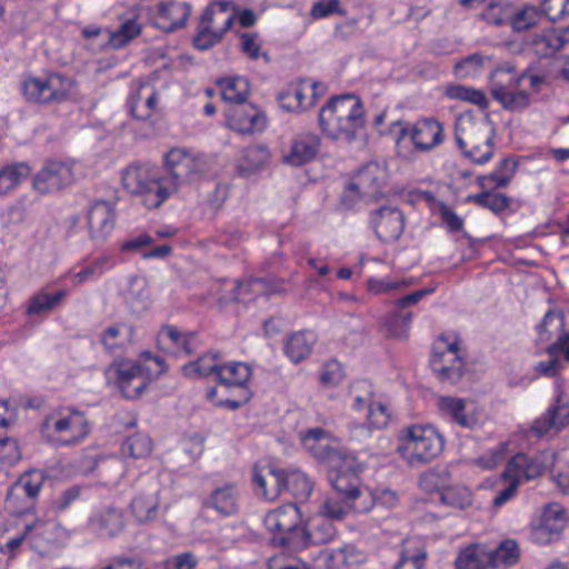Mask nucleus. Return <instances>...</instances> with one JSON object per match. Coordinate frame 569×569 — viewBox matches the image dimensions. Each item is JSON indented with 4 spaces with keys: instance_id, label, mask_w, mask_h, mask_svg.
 <instances>
[{
    "instance_id": "nucleus-25",
    "label": "nucleus",
    "mask_w": 569,
    "mask_h": 569,
    "mask_svg": "<svg viewBox=\"0 0 569 569\" xmlns=\"http://www.w3.org/2000/svg\"><path fill=\"white\" fill-rule=\"evenodd\" d=\"M88 226L91 239L97 242H103L114 226V213L111 204L107 201H96L88 213Z\"/></svg>"
},
{
    "instance_id": "nucleus-13",
    "label": "nucleus",
    "mask_w": 569,
    "mask_h": 569,
    "mask_svg": "<svg viewBox=\"0 0 569 569\" xmlns=\"http://www.w3.org/2000/svg\"><path fill=\"white\" fill-rule=\"evenodd\" d=\"M73 170L70 163L57 159H48L32 179V188L40 194L57 192L73 182Z\"/></svg>"
},
{
    "instance_id": "nucleus-3",
    "label": "nucleus",
    "mask_w": 569,
    "mask_h": 569,
    "mask_svg": "<svg viewBox=\"0 0 569 569\" xmlns=\"http://www.w3.org/2000/svg\"><path fill=\"white\" fill-rule=\"evenodd\" d=\"M495 128L488 117L478 120L460 119L456 122L455 141L463 156L478 164L493 156Z\"/></svg>"
},
{
    "instance_id": "nucleus-51",
    "label": "nucleus",
    "mask_w": 569,
    "mask_h": 569,
    "mask_svg": "<svg viewBox=\"0 0 569 569\" xmlns=\"http://www.w3.org/2000/svg\"><path fill=\"white\" fill-rule=\"evenodd\" d=\"M149 292L144 278L132 276L126 291V301L136 310H144L148 307Z\"/></svg>"
},
{
    "instance_id": "nucleus-43",
    "label": "nucleus",
    "mask_w": 569,
    "mask_h": 569,
    "mask_svg": "<svg viewBox=\"0 0 569 569\" xmlns=\"http://www.w3.org/2000/svg\"><path fill=\"white\" fill-rule=\"evenodd\" d=\"M31 168L27 162H14L0 168V197L7 196L29 177Z\"/></svg>"
},
{
    "instance_id": "nucleus-37",
    "label": "nucleus",
    "mask_w": 569,
    "mask_h": 569,
    "mask_svg": "<svg viewBox=\"0 0 569 569\" xmlns=\"http://www.w3.org/2000/svg\"><path fill=\"white\" fill-rule=\"evenodd\" d=\"M350 510L368 512L371 505H362L339 496L327 498L320 506V513L331 520H342Z\"/></svg>"
},
{
    "instance_id": "nucleus-58",
    "label": "nucleus",
    "mask_w": 569,
    "mask_h": 569,
    "mask_svg": "<svg viewBox=\"0 0 569 569\" xmlns=\"http://www.w3.org/2000/svg\"><path fill=\"white\" fill-rule=\"evenodd\" d=\"M67 295V290H59L53 295L40 291L30 299L27 312L29 315H38L44 311H49L59 305Z\"/></svg>"
},
{
    "instance_id": "nucleus-7",
    "label": "nucleus",
    "mask_w": 569,
    "mask_h": 569,
    "mask_svg": "<svg viewBox=\"0 0 569 569\" xmlns=\"http://www.w3.org/2000/svg\"><path fill=\"white\" fill-rule=\"evenodd\" d=\"M164 163L167 181L174 184V192L180 184L196 179L209 169L208 160L203 154L191 153L182 148L171 149L164 156Z\"/></svg>"
},
{
    "instance_id": "nucleus-12",
    "label": "nucleus",
    "mask_w": 569,
    "mask_h": 569,
    "mask_svg": "<svg viewBox=\"0 0 569 569\" xmlns=\"http://www.w3.org/2000/svg\"><path fill=\"white\" fill-rule=\"evenodd\" d=\"M435 291V288H427L413 291L395 301V309L390 311L383 322L389 337L406 339L412 322V312L407 308L417 305L423 297Z\"/></svg>"
},
{
    "instance_id": "nucleus-47",
    "label": "nucleus",
    "mask_w": 569,
    "mask_h": 569,
    "mask_svg": "<svg viewBox=\"0 0 569 569\" xmlns=\"http://www.w3.org/2000/svg\"><path fill=\"white\" fill-rule=\"evenodd\" d=\"M313 490L311 479L300 470H284V491H288L295 499L306 501Z\"/></svg>"
},
{
    "instance_id": "nucleus-59",
    "label": "nucleus",
    "mask_w": 569,
    "mask_h": 569,
    "mask_svg": "<svg viewBox=\"0 0 569 569\" xmlns=\"http://www.w3.org/2000/svg\"><path fill=\"white\" fill-rule=\"evenodd\" d=\"M469 201H472L479 207L489 209L496 214L505 211L510 204V198L506 194L490 191L472 194L469 197Z\"/></svg>"
},
{
    "instance_id": "nucleus-22",
    "label": "nucleus",
    "mask_w": 569,
    "mask_h": 569,
    "mask_svg": "<svg viewBox=\"0 0 569 569\" xmlns=\"http://www.w3.org/2000/svg\"><path fill=\"white\" fill-rule=\"evenodd\" d=\"M30 546L41 550L49 545H59L69 538V532L60 523L52 520H29Z\"/></svg>"
},
{
    "instance_id": "nucleus-42",
    "label": "nucleus",
    "mask_w": 569,
    "mask_h": 569,
    "mask_svg": "<svg viewBox=\"0 0 569 569\" xmlns=\"http://www.w3.org/2000/svg\"><path fill=\"white\" fill-rule=\"evenodd\" d=\"M516 168L517 162L515 160L511 158H503L492 172L478 178L479 184L483 189L506 187L512 179Z\"/></svg>"
},
{
    "instance_id": "nucleus-50",
    "label": "nucleus",
    "mask_w": 569,
    "mask_h": 569,
    "mask_svg": "<svg viewBox=\"0 0 569 569\" xmlns=\"http://www.w3.org/2000/svg\"><path fill=\"white\" fill-rule=\"evenodd\" d=\"M153 448L151 438L142 432H136L129 436L122 443L121 450L123 455H128L134 459L148 457Z\"/></svg>"
},
{
    "instance_id": "nucleus-20",
    "label": "nucleus",
    "mask_w": 569,
    "mask_h": 569,
    "mask_svg": "<svg viewBox=\"0 0 569 569\" xmlns=\"http://www.w3.org/2000/svg\"><path fill=\"white\" fill-rule=\"evenodd\" d=\"M254 492L272 501L284 491V470L270 465L254 466L252 469Z\"/></svg>"
},
{
    "instance_id": "nucleus-18",
    "label": "nucleus",
    "mask_w": 569,
    "mask_h": 569,
    "mask_svg": "<svg viewBox=\"0 0 569 569\" xmlns=\"http://www.w3.org/2000/svg\"><path fill=\"white\" fill-rule=\"evenodd\" d=\"M569 425V399L559 392L553 405L531 426V431L537 437L555 435Z\"/></svg>"
},
{
    "instance_id": "nucleus-16",
    "label": "nucleus",
    "mask_w": 569,
    "mask_h": 569,
    "mask_svg": "<svg viewBox=\"0 0 569 569\" xmlns=\"http://www.w3.org/2000/svg\"><path fill=\"white\" fill-rule=\"evenodd\" d=\"M226 121L230 129L242 134L262 131L267 126L264 113L247 100L230 106L226 111Z\"/></svg>"
},
{
    "instance_id": "nucleus-9",
    "label": "nucleus",
    "mask_w": 569,
    "mask_h": 569,
    "mask_svg": "<svg viewBox=\"0 0 569 569\" xmlns=\"http://www.w3.org/2000/svg\"><path fill=\"white\" fill-rule=\"evenodd\" d=\"M385 178L379 163L368 162L351 178L342 193V203L351 208L361 198H376L381 193Z\"/></svg>"
},
{
    "instance_id": "nucleus-31",
    "label": "nucleus",
    "mask_w": 569,
    "mask_h": 569,
    "mask_svg": "<svg viewBox=\"0 0 569 569\" xmlns=\"http://www.w3.org/2000/svg\"><path fill=\"white\" fill-rule=\"evenodd\" d=\"M204 508H211L222 517H230L239 511V493L234 485L226 483L212 490L202 502Z\"/></svg>"
},
{
    "instance_id": "nucleus-57",
    "label": "nucleus",
    "mask_w": 569,
    "mask_h": 569,
    "mask_svg": "<svg viewBox=\"0 0 569 569\" xmlns=\"http://www.w3.org/2000/svg\"><path fill=\"white\" fill-rule=\"evenodd\" d=\"M511 13L512 6L509 0H491L481 12V17L488 23L503 24L509 23Z\"/></svg>"
},
{
    "instance_id": "nucleus-54",
    "label": "nucleus",
    "mask_w": 569,
    "mask_h": 569,
    "mask_svg": "<svg viewBox=\"0 0 569 569\" xmlns=\"http://www.w3.org/2000/svg\"><path fill=\"white\" fill-rule=\"evenodd\" d=\"M350 397L352 399L351 407L357 411L368 410L376 401L372 385L365 379L357 380L351 385Z\"/></svg>"
},
{
    "instance_id": "nucleus-36",
    "label": "nucleus",
    "mask_w": 569,
    "mask_h": 569,
    "mask_svg": "<svg viewBox=\"0 0 569 569\" xmlns=\"http://www.w3.org/2000/svg\"><path fill=\"white\" fill-rule=\"evenodd\" d=\"M131 512L140 523L154 520L158 516V489L152 488L138 492L131 501Z\"/></svg>"
},
{
    "instance_id": "nucleus-27",
    "label": "nucleus",
    "mask_w": 569,
    "mask_h": 569,
    "mask_svg": "<svg viewBox=\"0 0 569 569\" xmlns=\"http://www.w3.org/2000/svg\"><path fill=\"white\" fill-rule=\"evenodd\" d=\"M336 527L331 519L322 516L311 519L307 526L300 530L297 548H307L310 545H325L330 542L336 536Z\"/></svg>"
},
{
    "instance_id": "nucleus-48",
    "label": "nucleus",
    "mask_w": 569,
    "mask_h": 569,
    "mask_svg": "<svg viewBox=\"0 0 569 569\" xmlns=\"http://www.w3.org/2000/svg\"><path fill=\"white\" fill-rule=\"evenodd\" d=\"M490 558L488 550L480 545H471L460 551L456 559V569H487Z\"/></svg>"
},
{
    "instance_id": "nucleus-2",
    "label": "nucleus",
    "mask_w": 569,
    "mask_h": 569,
    "mask_svg": "<svg viewBox=\"0 0 569 569\" xmlns=\"http://www.w3.org/2000/svg\"><path fill=\"white\" fill-rule=\"evenodd\" d=\"M122 183L131 194L139 197L148 209L159 208L174 193V184L168 183L164 171L149 163H133L127 167L122 173Z\"/></svg>"
},
{
    "instance_id": "nucleus-1",
    "label": "nucleus",
    "mask_w": 569,
    "mask_h": 569,
    "mask_svg": "<svg viewBox=\"0 0 569 569\" xmlns=\"http://www.w3.org/2000/svg\"><path fill=\"white\" fill-rule=\"evenodd\" d=\"M318 121L328 138L350 143L365 126L362 102L350 93L332 97L320 109Z\"/></svg>"
},
{
    "instance_id": "nucleus-61",
    "label": "nucleus",
    "mask_w": 569,
    "mask_h": 569,
    "mask_svg": "<svg viewBox=\"0 0 569 569\" xmlns=\"http://www.w3.org/2000/svg\"><path fill=\"white\" fill-rule=\"evenodd\" d=\"M558 515L559 513L556 512L553 522H551L549 512L543 516L539 527H537L533 532L537 540L550 542L560 535L563 525L562 521L558 519Z\"/></svg>"
},
{
    "instance_id": "nucleus-49",
    "label": "nucleus",
    "mask_w": 569,
    "mask_h": 569,
    "mask_svg": "<svg viewBox=\"0 0 569 569\" xmlns=\"http://www.w3.org/2000/svg\"><path fill=\"white\" fill-rule=\"evenodd\" d=\"M439 500L448 507L465 510L472 505V493L465 486H452L439 491Z\"/></svg>"
},
{
    "instance_id": "nucleus-44",
    "label": "nucleus",
    "mask_w": 569,
    "mask_h": 569,
    "mask_svg": "<svg viewBox=\"0 0 569 569\" xmlns=\"http://www.w3.org/2000/svg\"><path fill=\"white\" fill-rule=\"evenodd\" d=\"M543 19V12L537 6L525 4L519 8L512 7L509 24L516 32L529 30Z\"/></svg>"
},
{
    "instance_id": "nucleus-39",
    "label": "nucleus",
    "mask_w": 569,
    "mask_h": 569,
    "mask_svg": "<svg viewBox=\"0 0 569 569\" xmlns=\"http://www.w3.org/2000/svg\"><path fill=\"white\" fill-rule=\"evenodd\" d=\"M218 352H206L197 360L190 361L182 367V373L189 379H199L216 375L218 377L220 363Z\"/></svg>"
},
{
    "instance_id": "nucleus-41",
    "label": "nucleus",
    "mask_w": 569,
    "mask_h": 569,
    "mask_svg": "<svg viewBox=\"0 0 569 569\" xmlns=\"http://www.w3.org/2000/svg\"><path fill=\"white\" fill-rule=\"evenodd\" d=\"M217 84L220 88L222 100L230 106L244 102L249 96V81L243 77L219 79Z\"/></svg>"
},
{
    "instance_id": "nucleus-40",
    "label": "nucleus",
    "mask_w": 569,
    "mask_h": 569,
    "mask_svg": "<svg viewBox=\"0 0 569 569\" xmlns=\"http://www.w3.org/2000/svg\"><path fill=\"white\" fill-rule=\"evenodd\" d=\"M269 160V150L264 146H249L242 151L237 169L240 176L249 177L261 169Z\"/></svg>"
},
{
    "instance_id": "nucleus-64",
    "label": "nucleus",
    "mask_w": 569,
    "mask_h": 569,
    "mask_svg": "<svg viewBox=\"0 0 569 569\" xmlns=\"http://www.w3.org/2000/svg\"><path fill=\"white\" fill-rule=\"evenodd\" d=\"M197 566L198 558L190 551L170 556L161 562V569H194Z\"/></svg>"
},
{
    "instance_id": "nucleus-56",
    "label": "nucleus",
    "mask_w": 569,
    "mask_h": 569,
    "mask_svg": "<svg viewBox=\"0 0 569 569\" xmlns=\"http://www.w3.org/2000/svg\"><path fill=\"white\" fill-rule=\"evenodd\" d=\"M446 94L450 99L467 101L478 106L483 110L489 106V101L485 92L475 88H469L461 84L450 86L447 88Z\"/></svg>"
},
{
    "instance_id": "nucleus-60",
    "label": "nucleus",
    "mask_w": 569,
    "mask_h": 569,
    "mask_svg": "<svg viewBox=\"0 0 569 569\" xmlns=\"http://www.w3.org/2000/svg\"><path fill=\"white\" fill-rule=\"evenodd\" d=\"M486 58L480 53L470 54L453 66V73L459 79L473 78L482 72Z\"/></svg>"
},
{
    "instance_id": "nucleus-52",
    "label": "nucleus",
    "mask_w": 569,
    "mask_h": 569,
    "mask_svg": "<svg viewBox=\"0 0 569 569\" xmlns=\"http://www.w3.org/2000/svg\"><path fill=\"white\" fill-rule=\"evenodd\" d=\"M490 558L489 566L495 568L501 566H511L517 562L519 558L518 546L515 540H505L499 543L493 550L488 551Z\"/></svg>"
},
{
    "instance_id": "nucleus-19",
    "label": "nucleus",
    "mask_w": 569,
    "mask_h": 569,
    "mask_svg": "<svg viewBox=\"0 0 569 569\" xmlns=\"http://www.w3.org/2000/svg\"><path fill=\"white\" fill-rule=\"evenodd\" d=\"M370 223L382 242H392L403 232L405 216L398 208L386 206L371 213Z\"/></svg>"
},
{
    "instance_id": "nucleus-29",
    "label": "nucleus",
    "mask_w": 569,
    "mask_h": 569,
    "mask_svg": "<svg viewBox=\"0 0 569 569\" xmlns=\"http://www.w3.org/2000/svg\"><path fill=\"white\" fill-rule=\"evenodd\" d=\"M569 43V27L550 28L535 34L530 46L539 57H551Z\"/></svg>"
},
{
    "instance_id": "nucleus-53",
    "label": "nucleus",
    "mask_w": 569,
    "mask_h": 569,
    "mask_svg": "<svg viewBox=\"0 0 569 569\" xmlns=\"http://www.w3.org/2000/svg\"><path fill=\"white\" fill-rule=\"evenodd\" d=\"M141 33V26L136 19L123 21L114 31H109V44L120 49L131 42Z\"/></svg>"
},
{
    "instance_id": "nucleus-23",
    "label": "nucleus",
    "mask_w": 569,
    "mask_h": 569,
    "mask_svg": "<svg viewBox=\"0 0 569 569\" xmlns=\"http://www.w3.org/2000/svg\"><path fill=\"white\" fill-rule=\"evenodd\" d=\"M30 543L29 520L24 516H14L0 530V551L14 557L22 542Z\"/></svg>"
},
{
    "instance_id": "nucleus-11",
    "label": "nucleus",
    "mask_w": 569,
    "mask_h": 569,
    "mask_svg": "<svg viewBox=\"0 0 569 569\" xmlns=\"http://www.w3.org/2000/svg\"><path fill=\"white\" fill-rule=\"evenodd\" d=\"M252 375L251 368L246 362L231 361L220 365L217 381L227 389L236 388L239 391L238 399H227L218 405L236 410L249 401L251 393L248 389V381Z\"/></svg>"
},
{
    "instance_id": "nucleus-30",
    "label": "nucleus",
    "mask_w": 569,
    "mask_h": 569,
    "mask_svg": "<svg viewBox=\"0 0 569 569\" xmlns=\"http://www.w3.org/2000/svg\"><path fill=\"white\" fill-rule=\"evenodd\" d=\"M320 148V138L315 133H303L292 140L290 150L284 154L286 163L300 167L315 159Z\"/></svg>"
},
{
    "instance_id": "nucleus-6",
    "label": "nucleus",
    "mask_w": 569,
    "mask_h": 569,
    "mask_svg": "<svg viewBox=\"0 0 569 569\" xmlns=\"http://www.w3.org/2000/svg\"><path fill=\"white\" fill-rule=\"evenodd\" d=\"M430 367L438 380L450 385L460 381L465 370V359L460 355L458 338L452 340L441 336L433 345Z\"/></svg>"
},
{
    "instance_id": "nucleus-34",
    "label": "nucleus",
    "mask_w": 569,
    "mask_h": 569,
    "mask_svg": "<svg viewBox=\"0 0 569 569\" xmlns=\"http://www.w3.org/2000/svg\"><path fill=\"white\" fill-rule=\"evenodd\" d=\"M440 412L463 428H472L477 418L468 410V402L462 398L441 396L438 399Z\"/></svg>"
},
{
    "instance_id": "nucleus-10",
    "label": "nucleus",
    "mask_w": 569,
    "mask_h": 569,
    "mask_svg": "<svg viewBox=\"0 0 569 569\" xmlns=\"http://www.w3.org/2000/svg\"><path fill=\"white\" fill-rule=\"evenodd\" d=\"M263 523L269 531L281 533L282 545L297 548L302 527L301 512L296 503H286L269 511L263 518Z\"/></svg>"
},
{
    "instance_id": "nucleus-45",
    "label": "nucleus",
    "mask_w": 569,
    "mask_h": 569,
    "mask_svg": "<svg viewBox=\"0 0 569 569\" xmlns=\"http://www.w3.org/2000/svg\"><path fill=\"white\" fill-rule=\"evenodd\" d=\"M367 419L369 427L365 425H355L352 429V435L356 438L369 437L370 428L381 429L388 426L390 420V413L388 408L381 401H375L372 406L367 411Z\"/></svg>"
},
{
    "instance_id": "nucleus-35",
    "label": "nucleus",
    "mask_w": 569,
    "mask_h": 569,
    "mask_svg": "<svg viewBox=\"0 0 569 569\" xmlns=\"http://www.w3.org/2000/svg\"><path fill=\"white\" fill-rule=\"evenodd\" d=\"M158 94L149 84H140L128 100L130 113L139 120L149 119L156 111Z\"/></svg>"
},
{
    "instance_id": "nucleus-62",
    "label": "nucleus",
    "mask_w": 569,
    "mask_h": 569,
    "mask_svg": "<svg viewBox=\"0 0 569 569\" xmlns=\"http://www.w3.org/2000/svg\"><path fill=\"white\" fill-rule=\"evenodd\" d=\"M21 459L18 441L13 438H0V469L12 467Z\"/></svg>"
},
{
    "instance_id": "nucleus-26",
    "label": "nucleus",
    "mask_w": 569,
    "mask_h": 569,
    "mask_svg": "<svg viewBox=\"0 0 569 569\" xmlns=\"http://www.w3.org/2000/svg\"><path fill=\"white\" fill-rule=\"evenodd\" d=\"M156 26L166 32H172L186 26L191 7L183 1H161L157 4Z\"/></svg>"
},
{
    "instance_id": "nucleus-15",
    "label": "nucleus",
    "mask_w": 569,
    "mask_h": 569,
    "mask_svg": "<svg viewBox=\"0 0 569 569\" xmlns=\"http://www.w3.org/2000/svg\"><path fill=\"white\" fill-rule=\"evenodd\" d=\"M362 468L355 459L346 458L331 478L336 492L355 502H362L367 489L361 488L360 472Z\"/></svg>"
},
{
    "instance_id": "nucleus-24",
    "label": "nucleus",
    "mask_w": 569,
    "mask_h": 569,
    "mask_svg": "<svg viewBox=\"0 0 569 569\" xmlns=\"http://www.w3.org/2000/svg\"><path fill=\"white\" fill-rule=\"evenodd\" d=\"M233 17V13H229V16L222 19V27L213 29V24L216 23V21H213V10H204L201 14L198 31L193 39L194 47L200 50H208L217 44L226 31L232 26Z\"/></svg>"
},
{
    "instance_id": "nucleus-8",
    "label": "nucleus",
    "mask_w": 569,
    "mask_h": 569,
    "mask_svg": "<svg viewBox=\"0 0 569 569\" xmlns=\"http://www.w3.org/2000/svg\"><path fill=\"white\" fill-rule=\"evenodd\" d=\"M73 80L61 73H50L46 78H28L22 83L26 99L33 103L62 102L70 97Z\"/></svg>"
},
{
    "instance_id": "nucleus-63",
    "label": "nucleus",
    "mask_w": 569,
    "mask_h": 569,
    "mask_svg": "<svg viewBox=\"0 0 569 569\" xmlns=\"http://www.w3.org/2000/svg\"><path fill=\"white\" fill-rule=\"evenodd\" d=\"M398 500L399 498L397 492L390 489L376 490L375 492L367 490L362 505H371V508L375 505H380L386 508H395L398 505Z\"/></svg>"
},
{
    "instance_id": "nucleus-33",
    "label": "nucleus",
    "mask_w": 569,
    "mask_h": 569,
    "mask_svg": "<svg viewBox=\"0 0 569 569\" xmlns=\"http://www.w3.org/2000/svg\"><path fill=\"white\" fill-rule=\"evenodd\" d=\"M515 82L508 86L495 84L491 88L492 98L498 101L505 110L522 112L531 104V97L525 90H517Z\"/></svg>"
},
{
    "instance_id": "nucleus-28",
    "label": "nucleus",
    "mask_w": 569,
    "mask_h": 569,
    "mask_svg": "<svg viewBox=\"0 0 569 569\" xmlns=\"http://www.w3.org/2000/svg\"><path fill=\"white\" fill-rule=\"evenodd\" d=\"M157 341L163 349L182 352L186 356H190L198 348L196 332H183L171 325H164L161 327L157 336Z\"/></svg>"
},
{
    "instance_id": "nucleus-21",
    "label": "nucleus",
    "mask_w": 569,
    "mask_h": 569,
    "mask_svg": "<svg viewBox=\"0 0 569 569\" xmlns=\"http://www.w3.org/2000/svg\"><path fill=\"white\" fill-rule=\"evenodd\" d=\"M443 127L433 118H423L412 124L411 143L417 152H429L443 142Z\"/></svg>"
},
{
    "instance_id": "nucleus-4",
    "label": "nucleus",
    "mask_w": 569,
    "mask_h": 569,
    "mask_svg": "<svg viewBox=\"0 0 569 569\" xmlns=\"http://www.w3.org/2000/svg\"><path fill=\"white\" fill-rule=\"evenodd\" d=\"M40 431L51 443L74 446L89 435L90 426L83 412L63 408L48 415L41 423Z\"/></svg>"
},
{
    "instance_id": "nucleus-32",
    "label": "nucleus",
    "mask_w": 569,
    "mask_h": 569,
    "mask_svg": "<svg viewBox=\"0 0 569 569\" xmlns=\"http://www.w3.org/2000/svg\"><path fill=\"white\" fill-rule=\"evenodd\" d=\"M90 528L100 537L113 538L124 528V517L121 510L107 507L89 519Z\"/></svg>"
},
{
    "instance_id": "nucleus-46",
    "label": "nucleus",
    "mask_w": 569,
    "mask_h": 569,
    "mask_svg": "<svg viewBox=\"0 0 569 569\" xmlns=\"http://www.w3.org/2000/svg\"><path fill=\"white\" fill-rule=\"evenodd\" d=\"M113 260L109 256H101L83 263L80 271L71 274V282L78 287L82 283L100 278L104 271L113 267Z\"/></svg>"
},
{
    "instance_id": "nucleus-14",
    "label": "nucleus",
    "mask_w": 569,
    "mask_h": 569,
    "mask_svg": "<svg viewBox=\"0 0 569 569\" xmlns=\"http://www.w3.org/2000/svg\"><path fill=\"white\" fill-rule=\"evenodd\" d=\"M116 380L122 396L127 399L140 397L148 387L151 369L142 363L126 361L116 369Z\"/></svg>"
},
{
    "instance_id": "nucleus-17",
    "label": "nucleus",
    "mask_w": 569,
    "mask_h": 569,
    "mask_svg": "<svg viewBox=\"0 0 569 569\" xmlns=\"http://www.w3.org/2000/svg\"><path fill=\"white\" fill-rule=\"evenodd\" d=\"M319 82L308 83L305 80L288 84L278 94V101L281 109L288 112L300 113L315 106L317 101V89Z\"/></svg>"
},
{
    "instance_id": "nucleus-5",
    "label": "nucleus",
    "mask_w": 569,
    "mask_h": 569,
    "mask_svg": "<svg viewBox=\"0 0 569 569\" xmlns=\"http://www.w3.org/2000/svg\"><path fill=\"white\" fill-rule=\"evenodd\" d=\"M445 439L432 426L413 425L400 436L397 451L410 463H428L443 450Z\"/></svg>"
},
{
    "instance_id": "nucleus-55",
    "label": "nucleus",
    "mask_w": 569,
    "mask_h": 569,
    "mask_svg": "<svg viewBox=\"0 0 569 569\" xmlns=\"http://www.w3.org/2000/svg\"><path fill=\"white\" fill-rule=\"evenodd\" d=\"M565 318L561 311L550 310L546 313L542 321L537 327L539 339L541 341L550 340L555 335L560 336L563 331Z\"/></svg>"
},
{
    "instance_id": "nucleus-38",
    "label": "nucleus",
    "mask_w": 569,
    "mask_h": 569,
    "mask_svg": "<svg viewBox=\"0 0 569 569\" xmlns=\"http://www.w3.org/2000/svg\"><path fill=\"white\" fill-rule=\"evenodd\" d=\"M317 342V336L310 330L292 333L286 341L284 353L289 359L298 363L306 359Z\"/></svg>"
}]
</instances>
